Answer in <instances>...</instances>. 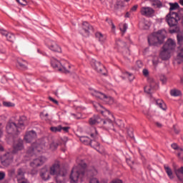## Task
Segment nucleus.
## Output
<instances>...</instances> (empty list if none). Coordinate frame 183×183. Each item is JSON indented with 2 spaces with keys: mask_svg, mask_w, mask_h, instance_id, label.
Segmentation results:
<instances>
[{
  "mask_svg": "<svg viewBox=\"0 0 183 183\" xmlns=\"http://www.w3.org/2000/svg\"><path fill=\"white\" fill-rule=\"evenodd\" d=\"M166 21L170 28L169 32L170 34H175L176 32H179V26H178V22L181 21V11L178 12L169 11V13L166 16Z\"/></svg>",
  "mask_w": 183,
  "mask_h": 183,
  "instance_id": "f257e3e1",
  "label": "nucleus"
},
{
  "mask_svg": "<svg viewBox=\"0 0 183 183\" xmlns=\"http://www.w3.org/2000/svg\"><path fill=\"white\" fill-rule=\"evenodd\" d=\"M94 107L95 108L97 112L102 114V115L106 118L101 122L103 128H104V129H109V128H112V127H114V123L112 122V120L109 119V117H112V114H111L109 110L103 107L99 103H94Z\"/></svg>",
  "mask_w": 183,
  "mask_h": 183,
  "instance_id": "f03ea898",
  "label": "nucleus"
},
{
  "mask_svg": "<svg viewBox=\"0 0 183 183\" xmlns=\"http://www.w3.org/2000/svg\"><path fill=\"white\" fill-rule=\"evenodd\" d=\"M25 117H20L17 124L13 122H9L6 126V131L11 135H18L21 132V129H25V124L24 123Z\"/></svg>",
  "mask_w": 183,
  "mask_h": 183,
  "instance_id": "7ed1b4c3",
  "label": "nucleus"
},
{
  "mask_svg": "<svg viewBox=\"0 0 183 183\" xmlns=\"http://www.w3.org/2000/svg\"><path fill=\"white\" fill-rule=\"evenodd\" d=\"M86 168V164L84 163L79 164L77 167H74L70 174V182L78 183V179H82L85 177V169Z\"/></svg>",
  "mask_w": 183,
  "mask_h": 183,
  "instance_id": "20e7f679",
  "label": "nucleus"
},
{
  "mask_svg": "<svg viewBox=\"0 0 183 183\" xmlns=\"http://www.w3.org/2000/svg\"><path fill=\"white\" fill-rule=\"evenodd\" d=\"M164 40L165 34L164 32H162V31H159L156 33H154L148 37L149 45L152 46H158V45H162Z\"/></svg>",
  "mask_w": 183,
  "mask_h": 183,
  "instance_id": "39448f33",
  "label": "nucleus"
},
{
  "mask_svg": "<svg viewBox=\"0 0 183 183\" xmlns=\"http://www.w3.org/2000/svg\"><path fill=\"white\" fill-rule=\"evenodd\" d=\"M45 142L43 139H37L29 147L26 154L29 157H32L35 152H41L45 148Z\"/></svg>",
  "mask_w": 183,
  "mask_h": 183,
  "instance_id": "423d86ee",
  "label": "nucleus"
},
{
  "mask_svg": "<svg viewBox=\"0 0 183 183\" xmlns=\"http://www.w3.org/2000/svg\"><path fill=\"white\" fill-rule=\"evenodd\" d=\"M116 48L119 51V52H122L124 56H128V55H130L131 54L129 49L127 47V43H125V41H122L121 39H117L116 41Z\"/></svg>",
  "mask_w": 183,
  "mask_h": 183,
  "instance_id": "0eeeda50",
  "label": "nucleus"
},
{
  "mask_svg": "<svg viewBox=\"0 0 183 183\" xmlns=\"http://www.w3.org/2000/svg\"><path fill=\"white\" fill-rule=\"evenodd\" d=\"M92 66L99 74H101L102 75H107V69H105V66L101 64V61L93 59L92 61Z\"/></svg>",
  "mask_w": 183,
  "mask_h": 183,
  "instance_id": "6e6552de",
  "label": "nucleus"
},
{
  "mask_svg": "<svg viewBox=\"0 0 183 183\" xmlns=\"http://www.w3.org/2000/svg\"><path fill=\"white\" fill-rule=\"evenodd\" d=\"M1 162L4 167H9L14 162V156H12V154L7 152L1 156Z\"/></svg>",
  "mask_w": 183,
  "mask_h": 183,
  "instance_id": "1a4fd4ad",
  "label": "nucleus"
},
{
  "mask_svg": "<svg viewBox=\"0 0 183 183\" xmlns=\"http://www.w3.org/2000/svg\"><path fill=\"white\" fill-rule=\"evenodd\" d=\"M51 66L54 68V69H57V71H59L60 72H64V74H69V71L66 69L62 64H61V62L59 61L56 60V59H51Z\"/></svg>",
  "mask_w": 183,
  "mask_h": 183,
  "instance_id": "9d476101",
  "label": "nucleus"
},
{
  "mask_svg": "<svg viewBox=\"0 0 183 183\" xmlns=\"http://www.w3.org/2000/svg\"><path fill=\"white\" fill-rule=\"evenodd\" d=\"M148 82L149 84V86H146L144 87V92H146V94H149L152 92H152L154 91V89H157L158 88V84H157V82H155V81L152 78H149Z\"/></svg>",
  "mask_w": 183,
  "mask_h": 183,
  "instance_id": "9b49d317",
  "label": "nucleus"
},
{
  "mask_svg": "<svg viewBox=\"0 0 183 183\" xmlns=\"http://www.w3.org/2000/svg\"><path fill=\"white\" fill-rule=\"evenodd\" d=\"M44 162H46V157L41 156L33 159L30 162V167H31V168H38V167H41Z\"/></svg>",
  "mask_w": 183,
  "mask_h": 183,
  "instance_id": "f8f14e48",
  "label": "nucleus"
},
{
  "mask_svg": "<svg viewBox=\"0 0 183 183\" xmlns=\"http://www.w3.org/2000/svg\"><path fill=\"white\" fill-rule=\"evenodd\" d=\"M36 137H37L36 132L34 130L28 131L26 132L24 135V141H26L27 144H31L32 141L36 139Z\"/></svg>",
  "mask_w": 183,
  "mask_h": 183,
  "instance_id": "ddd939ff",
  "label": "nucleus"
},
{
  "mask_svg": "<svg viewBox=\"0 0 183 183\" xmlns=\"http://www.w3.org/2000/svg\"><path fill=\"white\" fill-rule=\"evenodd\" d=\"M175 41L172 39H169L162 46V49H165L166 51L171 52V51H174L175 49Z\"/></svg>",
  "mask_w": 183,
  "mask_h": 183,
  "instance_id": "4468645a",
  "label": "nucleus"
},
{
  "mask_svg": "<svg viewBox=\"0 0 183 183\" xmlns=\"http://www.w3.org/2000/svg\"><path fill=\"white\" fill-rule=\"evenodd\" d=\"M51 174V172L49 171V169L48 167L45 166L40 170V177L43 181H48L49 179Z\"/></svg>",
  "mask_w": 183,
  "mask_h": 183,
  "instance_id": "2eb2a0df",
  "label": "nucleus"
},
{
  "mask_svg": "<svg viewBox=\"0 0 183 183\" xmlns=\"http://www.w3.org/2000/svg\"><path fill=\"white\" fill-rule=\"evenodd\" d=\"M141 14L144 16H154V14H155V10L151 7H142L141 9Z\"/></svg>",
  "mask_w": 183,
  "mask_h": 183,
  "instance_id": "dca6fc26",
  "label": "nucleus"
},
{
  "mask_svg": "<svg viewBox=\"0 0 183 183\" xmlns=\"http://www.w3.org/2000/svg\"><path fill=\"white\" fill-rule=\"evenodd\" d=\"M22 149H24V140L19 139L14 144L12 154H16L18 151H22Z\"/></svg>",
  "mask_w": 183,
  "mask_h": 183,
  "instance_id": "f3484780",
  "label": "nucleus"
},
{
  "mask_svg": "<svg viewBox=\"0 0 183 183\" xmlns=\"http://www.w3.org/2000/svg\"><path fill=\"white\" fill-rule=\"evenodd\" d=\"M16 178L18 183H29V182H28V179H25V174L22 169H18Z\"/></svg>",
  "mask_w": 183,
  "mask_h": 183,
  "instance_id": "a211bd4d",
  "label": "nucleus"
},
{
  "mask_svg": "<svg viewBox=\"0 0 183 183\" xmlns=\"http://www.w3.org/2000/svg\"><path fill=\"white\" fill-rule=\"evenodd\" d=\"M102 122V119L99 117L98 114H94L93 117H92L89 119V124L92 127H94V125H98Z\"/></svg>",
  "mask_w": 183,
  "mask_h": 183,
  "instance_id": "6ab92c4d",
  "label": "nucleus"
},
{
  "mask_svg": "<svg viewBox=\"0 0 183 183\" xmlns=\"http://www.w3.org/2000/svg\"><path fill=\"white\" fill-rule=\"evenodd\" d=\"M28 62L22 59H18L16 66L19 69H21L22 71H25L28 69Z\"/></svg>",
  "mask_w": 183,
  "mask_h": 183,
  "instance_id": "aec40b11",
  "label": "nucleus"
},
{
  "mask_svg": "<svg viewBox=\"0 0 183 183\" xmlns=\"http://www.w3.org/2000/svg\"><path fill=\"white\" fill-rule=\"evenodd\" d=\"M162 49L163 50L159 54V56L162 61H167V59L171 58V51L164 49Z\"/></svg>",
  "mask_w": 183,
  "mask_h": 183,
  "instance_id": "412c9836",
  "label": "nucleus"
},
{
  "mask_svg": "<svg viewBox=\"0 0 183 183\" xmlns=\"http://www.w3.org/2000/svg\"><path fill=\"white\" fill-rule=\"evenodd\" d=\"M60 171L59 163H55L50 167V175H58Z\"/></svg>",
  "mask_w": 183,
  "mask_h": 183,
  "instance_id": "4be33fe9",
  "label": "nucleus"
},
{
  "mask_svg": "<svg viewBox=\"0 0 183 183\" xmlns=\"http://www.w3.org/2000/svg\"><path fill=\"white\" fill-rule=\"evenodd\" d=\"M90 146L92 148H94V149H96L97 152H99V154H104V150H101L100 144L97 140H92Z\"/></svg>",
  "mask_w": 183,
  "mask_h": 183,
  "instance_id": "5701e85b",
  "label": "nucleus"
},
{
  "mask_svg": "<svg viewBox=\"0 0 183 183\" xmlns=\"http://www.w3.org/2000/svg\"><path fill=\"white\" fill-rule=\"evenodd\" d=\"M82 25V29H84V32L87 34V35L89 34V31H92L94 29L92 26H91L89 23L86 21H84Z\"/></svg>",
  "mask_w": 183,
  "mask_h": 183,
  "instance_id": "b1692460",
  "label": "nucleus"
},
{
  "mask_svg": "<svg viewBox=\"0 0 183 183\" xmlns=\"http://www.w3.org/2000/svg\"><path fill=\"white\" fill-rule=\"evenodd\" d=\"M92 94L93 97H96V98H99V99H107V95L104 94V93H101L98 91H94Z\"/></svg>",
  "mask_w": 183,
  "mask_h": 183,
  "instance_id": "393cba45",
  "label": "nucleus"
},
{
  "mask_svg": "<svg viewBox=\"0 0 183 183\" xmlns=\"http://www.w3.org/2000/svg\"><path fill=\"white\" fill-rule=\"evenodd\" d=\"M149 2L154 8H162V2L159 0H149Z\"/></svg>",
  "mask_w": 183,
  "mask_h": 183,
  "instance_id": "a878e982",
  "label": "nucleus"
},
{
  "mask_svg": "<svg viewBox=\"0 0 183 183\" xmlns=\"http://www.w3.org/2000/svg\"><path fill=\"white\" fill-rule=\"evenodd\" d=\"M49 49L53 51V52H62V49L61 46H59L57 44L54 43L49 46Z\"/></svg>",
  "mask_w": 183,
  "mask_h": 183,
  "instance_id": "bb28decb",
  "label": "nucleus"
},
{
  "mask_svg": "<svg viewBox=\"0 0 183 183\" xmlns=\"http://www.w3.org/2000/svg\"><path fill=\"white\" fill-rule=\"evenodd\" d=\"M80 141H81V142L84 144V145H90L91 142L92 140H91V139H89V137L84 136V137H80Z\"/></svg>",
  "mask_w": 183,
  "mask_h": 183,
  "instance_id": "cd10ccee",
  "label": "nucleus"
},
{
  "mask_svg": "<svg viewBox=\"0 0 183 183\" xmlns=\"http://www.w3.org/2000/svg\"><path fill=\"white\" fill-rule=\"evenodd\" d=\"M169 5L170 6L169 7L170 12H172V11H175L176 9H179H179H179V4H178L177 2L169 3Z\"/></svg>",
  "mask_w": 183,
  "mask_h": 183,
  "instance_id": "c85d7f7f",
  "label": "nucleus"
},
{
  "mask_svg": "<svg viewBox=\"0 0 183 183\" xmlns=\"http://www.w3.org/2000/svg\"><path fill=\"white\" fill-rule=\"evenodd\" d=\"M164 169L169 178H170V179H174V174L172 173V169H171V168H169L168 166H164Z\"/></svg>",
  "mask_w": 183,
  "mask_h": 183,
  "instance_id": "c756f323",
  "label": "nucleus"
},
{
  "mask_svg": "<svg viewBox=\"0 0 183 183\" xmlns=\"http://www.w3.org/2000/svg\"><path fill=\"white\" fill-rule=\"evenodd\" d=\"M95 36L97 38V39H98V41H99V42H105V36H104V34H102L101 32H97L95 34Z\"/></svg>",
  "mask_w": 183,
  "mask_h": 183,
  "instance_id": "7c9ffc66",
  "label": "nucleus"
},
{
  "mask_svg": "<svg viewBox=\"0 0 183 183\" xmlns=\"http://www.w3.org/2000/svg\"><path fill=\"white\" fill-rule=\"evenodd\" d=\"M156 104H157V105H158V107H159V108L163 109V111H166L167 110V104H165L164 101H162V100H157L156 102Z\"/></svg>",
  "mask_w": 183,
  "mask_h": 183,
  "instance_id": "2f4dec72",
  "label": "nucleus"
},
{
  "mask_svg": "<svg viewBox=\"0 0 183 183\" xmlns=\"http://www.w3.org/2000/svg\"><path fill=\"white\" fill-rule=\"evenodd\" d=\"M125 7V4L124 1H117L116 4L114 5L115 9H122Z\"/></svg>",
  "mask_w": 183,
  "mask_h": 183,
  "instance_id": "473e14b6",
  "label": "nucleus"
},
{
  "mask_svg": "<svg viewBox=\"0 0 183 183\" xmlns=\"http://www.w3.org/2000/svg\"><path fill=\"white\" fill-rule=\"evenodd\" d=\"M170 95H172V97H179V95H181V91L178 89H172L170 91Z\"/></svg>",
  "mask_w": 183,
  "mask_h": 183,
  "instance_id": "72a5a7b5",
  "label": "nucleus"
},
{
  "mask_svg": "<svg viewBox=\"0 0 183 183\" xmlns=\"http://www.w3.org/2000/svg\"><path fill=\"white\" fill-rule=\"evenodd\" d=\"M50 131H51V132H61V131H62V126L51 127Z\"/></svg>",
  "mask_w": 183,
  "mask_h": 183,
  "instance_id": "f704fd0d",
  "label": "nucleus"
},
{
  "mask_svg": "<svg viewBox=\"0 0 183 183\" xmlns=\"http://www.w3.org/2000/svg\"><path fill=\"white\" fill-rule=\"evenodd\" d=\"M127 136L129 138H134V129L129 127L127 129Z\"/></svg>",
  "mask_w": 183,
  "mask_h": 183,
  "instance_id": "c9c22d12",
  "label": "nucleus"
},
{
  "mask_svg": "<svg viewBox=\"0 0 183 183\" xmlns=\"http://www.w3.org/2000/svg\"><path fill=\"white\" fill-rule=\"evenodd\" d=\"M6 37L7 38V41H9V42H14V39H15V35L12 33H8Z\"/></svg>",
  "mask_w": 183,
  "mask_h": 183,
  "instance_id": "e433bc0d",
  "label": "nucleus"
},
{
  "mask_svg": "<svg viewBox=\"0 0 183 183\" xmlns=\"http://www.w3.org/2000/svg\"><path fill=\"white\" fill-rule=\"evenodd\" d=\"M59 144L57 142H53L50 144L49 148L51 151H55Z\"/></svg>",
  "mask_w": 183,
  "mask_h": 183,
  "instance_id": "4c0bfd02",
  "label": "nucleus"
},
{
  "mask_svg": "<svg viewBox=\"0 0 183 183\" xmlns=\"http://www.w3.org/2000/svg\"><path fill=\"white\" fill-rule=\"evenodd\" d=\"M144 115L147 117V119H152V115L151 114V112H149V110H144L143 111Z\"/></svg>",
  "mask_w": 183,
  "mask_h": 183,
  "instance_id": "58836bf2",
  "label": "nucleus"
},
{
  "mask_svg": "<svg viewBox=\"0 0 183 183\" xmlns=\"http://www.w3.org/2000/svg\"><path fill=\"white\" fill-rule=\"evenodd\" d=\"M124 75L129 78V81H134V75L128 71H125Z\"/></svg>",
  "mask_w": 183,
  "mask_h": 183,
  "instance_id": "ea45409f",
  "label": "nucleus"
},
{
  "mask_svg": "<svg viewBox=\"0 0 183 183\" xmlns=\"http://www.w3.org/2000/svg\"><path fill=\"white\" fill-rule=\"evenodd\" d=\"M179 172H180V174H182V175H183V167H180L179 169H178L177 170L175 171V174H176L177 178L179 179H181V178L179 177V174H179Z\"/></svg>",
  "mask_w": 183,
  "mask_h": 183,
  "instance_id": "a19ab883",
  "label": "nucleus"
},
{
  "mask_svg": "<svg viewBox=\"0 0 183 183\" xmlns=\"http://www.w3.org/2000/svg\"><path fill=\"white\" fill-rule=\"evenodd\" d=\"M177 42L179 45H182L183 44V35L182 34H177Z\"/></svg>",
  "mask_w": 183,
  "mask_h": 183,
  "instance_id": "79ce46f5",
  "label": "nucleus"
},
{
  "mask_svg": "<svg viewBox=\"0 0 183 183\" xmlns=\"http://www.w3.org/2000/svg\"><path fill=\"white\" fill-rule=\"evenodd\" d=\"M127 29L128 26H127V24H124L122 26H120V31L123 32V34H125V32H127Z\"/></svg>",
  "mask_w": 183,
  "mask_h": 183,
  "instance_id": "37998d69",
  "label": "nucleus"
},
{
  "mask_svg": "<svg viewBox=\"0 0 183 183\" xmlns=\"http://www.w3.org/2000/svg\"><path fill=\"white\" fill-rule=\"evenodd\" d=\"M9 177H15V169H10L8 171Z\"/></svg>",
  "mask_w": 183,
  "mask_h": 183,
  "instance_id": "c03bdc74",
  "label": "nucleus"
},
{
  "mask_svg": "<svg viewBox=\"0 0 183 183\" xmlns=\"http://www.w3.org/2000/svg\"><path fill=\"white\" fill-rule=\"evenodd\" d=\"M3 105L4 107H14V104H12V102H3Z\"/></svg>",
  "mask_w": 183,
  "mask_h": 183,
  "instance_id": "a18cd8bd",
  "label": "nucleus"
},
{
  "mask_svg": "<svg viewBox=\"0 0 183 183\" xmlns=\"http://www.w3.org/2000/svg\"><path fill=\"white\" fill-rule=\"evenodd\" d=\"M16 2H18V4H19L20 5H22L23 6H26L27 5V2H26V0H21H21H16Z\"/></svg>",
  "mask_w": 183,
  "mask_h": 183,
  "instance_id": "49530a36",
  "label": "nucleus"
},
{
  "mask_svg": "<svg viewBox=\"0 0 183 183\" xmlns=\"http://www.w3.org/2000/svg\"><path fill=\"white\" fill-rule=\"evenodd\" d=\"M127 163L129 167L132 169V165H134V161L131 160L130 159H127Z\"/></svg>",
  "mask_w": 183,
  "mask_h": 183,
  "instance_id": "de8ad7c7",
  "label": "nucleus"
},
{
  "mask_svg": "<svg viewBox=\"0 0 183 183\" xmlns=\"http://www.w3.org/2000/svg\"><path fill=\"white\" fill-rule=\"evenodd\" d=\"M160 81L162 82V84H167V77H165L164 75H162L160 76Z\"/></svg>",
  "mask_w": 183,
  "mask_h": 183,
  "instance_id": "09e8293b",
  "label": "nucleus"
},
{
  "mask_svg": "<svg viewBox=\"0 0 183 183\" xmlns=\"http://www.w3.org/2000/svg\"><path fill=\"white\" fill-rule=\"evenodd\" d=\"M136 65L137 66H138L139 68H142V66H144V64H142V61H141V60H138L136 62Z\"/></svg>",
  "mask_w": 183,
  "mask_h": 183,
  "instance_id": "8fccbe9b",
  "label": "nucleus"
},
{
  "mask_svg": "<svg viewBox=\"0 0 183 183\" xmlns=\"http://www.w3.org/2000/svg\"><path fill=\"white\" fill-rule=\"evenodd\" d=\"M0 32H1V35H3V36H6L8 35V34L9 33L7 31L4 30V29H0Z\"/></svg>",
  "mask_w": 183,
  "mask_h": 183,
  "instance_id": "3c124183",
  "label": "nucleus"
},
{
  "mask_svg": "<svg viewBox=\"0 0 183 183\" xmlns=\"http://www.w3.org/2000/svg\"><path fill=\"white\" fill-rule=\"evenodd\" d=\"M171 147L173 149H175V150L179 149V147H178V144H177V143L172 144Z\"/></svg>",
  "mask_w": 183,
  "mask_h": 183,
  "instance_id": "603ef678",
  "label": "nucleus"
},
{
  "mask_svg": "<svg viewBox=\"0 0 183 183\" xmlns=\"http://www.w3.org/2000/svg\"><path fill=\"white\" fill-rule=\"evenodd\" d=\"M49 101H51V102H54V104H55L56 105H59V104L57 100H55L51 97H49Z\"/></svg>",
  "mask_w": 183,
  "mask_h": 183,
  "instance_id": "864d4df0",
  "label": "nucleus"
},
{
  "mask_svg": "<svg viewBox=\"0 0 183 183\" xmlns=\"http://www.w3.org/2000/svg\"><path fill=\"white\" fill-rule=\"evenodd\" d=\"M89 183H99V180H98L97 178H92Z\"/></svg>",
  "mask_w": 183,
  "mask_h": 183,
  "instance_id": "5fc2aeb1",
  "label": "nucleus"
},
{
  "mask_svg": "<svg viewBox=\"0 0 183 183\" xmlns=\"http://www.w3.org/2000/svg\"><path fill=\"white\" fill-rule=\"evenodd\" d=\"M143 75L144 76H148V75H149V71H148V69H143Z\"/></svg>",
  "mask_w": 183,
  "mask_h": 183,
  "instance_id": "6e6d98bb",
  "label": "nucleus"
},
{
  "mask_svg": "<svg viewBox=\"0 0 183 183\" xmlns=\"http://www.w3.org/2000/svg\"><path fill=\"white\" fill-rule=\"evenodd\" d=\"M137 9H138V5H134V6H133L131 8L130 11H131L132 12H135V11H137Z\"/></svg>",
  "mask_w": 183,
  "mask_h": 183,
  "instance_id": "4d7b16f0",
  "label": "nucleus"
},
{
  "mask_svg": "<svg viewBox=\"0 0 183 183\" xmlns=\"http://www.w3.org/2000/svg\"><path fill=\"white\" fill-rule=\"evenodd\" d=\"M5 178V173L4 172H0V181Z\"/></svg>",
  "mask_w": 183,
  "mask_h": 183,
  "instance_id": "13d9d810",
  "label": "nucleus"
},
{
  "mask_svg": "<svg viewBox=\"0 0 183 183\" xmlns=\"http://www.w3.org/2000/svg\"><path fill=\"white\" fill-rule=\"evenodd\" d=\"M61 129H63V131H64V132H68L69 131V129H71V127H61Z\"/></svg>",
  "mask_w": 183,
  "mask_h": 183,
  "instance_id": "bf43d9fd",
  "label": "nucleus"
},
{
  "mask_svg": "<svg viewBox=\"0 0 183 183\" xmlns=\"http://www.w3.org/2000/svg\"><path fill=\"white\" fill-rule=\"evenodd\" d=\"M110 25H112V29H115V24L112 22V20H109Z\"/></svg>",
  "mask_w": 183,
  "mask_h": 183,
  "instance_id": "052dcab7",
  "label": "nucleus"
},
{
  "mask_svg": "<svg viewBox=\"0 0 183 183\" xmlns=\"http://www.w3.org/2000/svg\"><path fill=\"white\" fill-rule=\"evenodd\" d=\"M173 129H174L175 134H179V130L177 129L175 126L173 127Z\"/></svg>",
  "mask_w": 183,
  "mask_h": 183,
  "instance_id": "680f3d73",
  "label": "nucleus"
},
{
  "mask_svg": "<svg viewBox=\"0 0 183 183\" xmlns=\"http://www.w3.org/2000/svg\"><path fill=\"white\" fill-rule=\"evenodd\" d=\"M155 124L157 125V127H158V128H162V124L159 122H156Z\"/></svg>",
  "mask_w": 183,
  "mask_h": 183,
  "instance_id": "e2e57ef3",
  "label": "nucleus"
},
{
  "mask_svg": "<svg viewBox=\"0 0 183 183\" xmlns=\"http://www.w3.org/2000/svg\"><path fill=\"white\" fill-rule=\"evenodd\" d=\"M124 16L125 18H129V16H131V14H129V12H127Z\"/></svg>",
  "mask_w": 183,
  "mask_h": 183,
  "instance_id": "0e129e2a",
  "label": "nucleus"
},
{
  "mask_svg": "<svg viewBox=\"0 0 183 183\" xmlns=\"http://www.w3.org/2000/svg\"><path fill=\"white\" fill-rule=\"evenodd\" d=\"M109 21H112V20L110 19H108V18L106 19V22H108V24H109V25H111V22H109Z\"/></svg>",
  "mask_w": 183,
  "mask_h": 183,
  "instance_id": "69168bd1",
  "label": "nucleus"
},
{
  "mask_svg": "<svg viewBox=\"0 0 183 183\" xmlns=\"http://www.w3.org/2000/svg\"><path fill=\"white\" fill-rule=\"evenodd\" d=\"M91 172H97V170H95V169L93 168L92 170L89 171V174H91Z\"/></svg>",
  "mask_w": 183,
  "mask_h": 183,
  "instance_id": "338daca9",
  "label": "nucleus"
},
{
  "mask_svg": "<svg viewBox=\"0 0 183 183\" xmlns=\"http://www.w3.org/2000/svg\"><path fill=\"white\" fill-rule=\"evenodd\" d=\"M179 3L183 6V0H179Z\"/></svg>",
  "mask_w": 183,
  "mask_h": 183,
  "instance_id": "774afa93",
  "label": "nucleus"
}]
</instances>
